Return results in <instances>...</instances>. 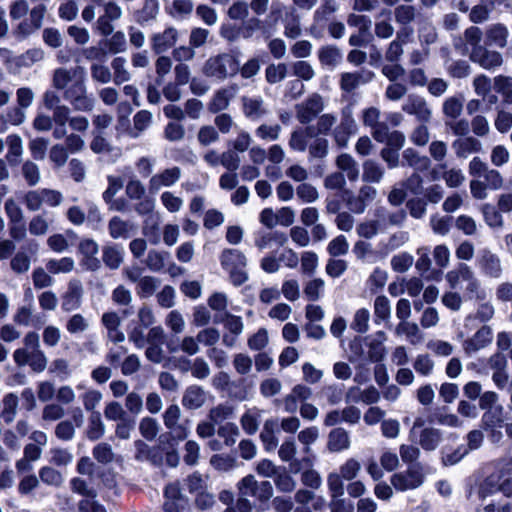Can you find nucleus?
<instances>
[{
	"label": "nucleus",
	"instance_id": "f257e3e1",
	"mask_svg": "<svg viewBox=\"0 0 512 512\" xmlns=\"http://www.w3.org/2000/svg\"><path fill=\"white\" fill-rule=\"evenodd\" d=\"M239 71L238 59L230 53H220L209 57L202 68L206 77L223 81L236 75Z\"/></svg>",
	"mask_w": 512,
	"mask_h": 512
},
{
	"label": "nucleus",
	"instance_id": "f03ea898",
	"mask_svg": "<svg viewBox=\"0 0 512 512\" xmlns=\"http://www.w3.org/2000/svg\"><path fill=\"white\" fill-rule=\"evenodd\" d=\"M222 268L229 273V278L234 286H241L248 280L245 270L247 258L240 250L224 249L219 256Z\"/></svg>",
	"mask_w": 512,
	"mask_h": 512
},
{
	"label": "nucleus",
	"instance_id": "7ed1b4c3",
	"mask_svg": "<svg viewBox=\"0 0 512 512\" xmlns=\"http://www.w3.org/2000/svg\"><path fill=\"white\" fill-rule=\"evenodd\" d=\"M494 469L483 481L479 489V496L486 498L499 492L500 482L505 476H512V458H498L488 465Z\"/></svg>",
	"mask_w": 512,
	"mask_h": 512
},
{
	"label": "nucleus",
	"instance_id": "20e7f679",
	"mask_svg": "<svg viewBox=\"0 0 512 512\" xmlns=\"http://www.w3.org/2000/svg\"><path fill=\"white\" fill-rule=\"evenodd\" d=\"M424 480L425 473L420 463L411 464L405 471L394 473L390 477L392 487L400 492L417 489L424 483Z\"/></svg>",
	"mask_w": 512,
	"mask_h": 512
},
{
	"label": "nucleus",
	"instance_id": "39448f33",
	"mask_svg": "<svg viewBox=\"0 0 512 512\" xmlns=\"http://www.w3.org/2000/svg\"><path fill=\"white\" fill-rule=\"evenodd\" d=\"M240 496L254 497L259 502H267L273 496V487L269 481H257L252 474L246 475L237 483Z\"/></svg>",
	"mask_w": 512,
	"mask_h": 512
},
{
	"label": "nucleus",
	"instance_id": "423d86ee",
	"mask_svg": "<svg viewBox=\"0 0 512 512\" xmlns=\"http://www.w3.org/2000/svg\"><path fill=\"white\" fill-rule=\"evenodd\" d=\"M476 265L480 272L489 278L498 279L503 272L500 257L488 248H483L478 251Z\"/></svg>",
	"mask_w": 512,
	"mask_h": 512
},
{
	"label": "nucleus",
	"instance_id": "0eeeda50",
	"mask_svg": "<svg viewBox=\"0 0 512 512\" xmlns=\"http://www.w3.org/2000/svg\"><path fill=\"white\" fill-rule=\"evenodd\" d=\"M85 209L86 213L80 206L74 205L69 207L66 212L68 221L76 226L84 224L86 220L91 223H99L102 221L100 210L94 202H85Z\"/></svg>",
	"mask_w": 512,
	"mask_h": 512
},
{
	"label": "nucleus",
	"instance_id": "6e6552de",
	"mask_svg": "<svg viewBox=\"0 0 512 512\" xmlns=\"http://www.w3.org/2000/svg\"><path fill=\"white\" fill-rule=\"evenodd\" d=\"M64 97L79 111H90L94 106V99L87 95L85 81L80 80L70 85Z\"/></svg>",
	"mask_w": 512,
	"mask_h": 512
},
{
	"label": "nucleus",
	"instance_id": "1a4fd4ad",
	"mask_svg": "<svg viewBox=\"0 0 512 512\" xmlns=\"http://www.w3.org/2000/svg\"><path fill=\"white\" fill-rule=\"evenodd\" d=\"M242 113L250 121H259L269 114L268 105L261 95H244L241 97Z\"/></svg>",
	"mask_w": 512,
	"mask_h": 512
},
{
	"label": "nucleus",
	"instance_id": "9d476101",
	"mask_svg": "<svg viewBox=\"0 0 512 512\" xmlns=\"http://www.w3.org/2000/svg\"><path fill=\"white\" fill-rule=\"evenodd\" d=\"M324 109V102L321 95L314 93L304 102L296 105V117L301 124L311 122Z\"/></svg>",
	"mask_w": 512,
	"mask_h": 512
},
{
	"label": "nucleus",
	"instance_id": "9b49d317",
	"mask_svg": "<svg viewBox=\"0 0 512 512\" xmlns=\"http://www.w3.org/2000/svg\"><path fill=\"white\" fill-rule=\"evenodd\" d=\"M402 110L416 117L421 123H428L432 117V109L426 99L419 95H409L402 105Z\"/></svg>",
	"mask_w": 512,
	"mask_h": 512
},
{
	"label": "nucleus",
	"instance_id": "f8f14e48",
	"mask_svg": "<svg viewBox=\"0 0 512 512\" xmlns=\"http://www.w3.org/2000/svg\"><path fill=\"white\" fill-rule=\"evenodd\" d=\"M46 6L38 4L29 12V17L21 21L15 29V34L24 38L41 28L46 13Z\"/></svg>",
	"mask_w": 512,
	"mask_h": 512
},
{
	"label": "nucleus",
	"instance_id": "ddd939ff",
	"mask_svg": "<svg viewBox=\"0 0 512 512\" xmlns=\"http://www.w3.org/2000/svg\"><path fill=\"white\" fill-rule=\"evenodd\" d=\"M85 81V69L81 66H75L70 69L58 68L54 71L52 83L58 90L65 91L70 87L69 84Z\"/></svg>",
	"mask_w": 512,
	"mask_h": 512
},
{
	"label": "nucleus",
	"instance_id": "4468645a",
	"mask_svg": "<svg viewBox=\"0 0 512 512\" xmlns=\"http://www.w3.org/2000/svg\"><path fill=\"white\" fill-rule=\"evenodd\" d=\"M493 340V331L490 326L484 325L480 329H478L475 334L466 339L462 348L465 354L468 356L473 355L474 353L480 351L481 349L486 348L492 343Z\"/></svg>",
	"mask_w": 512,
	"mask_h": 512
},
{
	"label": "nucleus",
	"instance_id": "2eb2a0df",
	"mask_svg": "<svg viewBox=\"0 0 512 512\" xmlns=\"http://www.w3.org/2000/svg\"><path fill=\"white\" fill-rule=\"evenodd\" d=\"M83 285L78 279H71L68 282L67 290L62 296L61 308L64 312H71L79 309L83 299Z\"/></svg>",
	"mask_w": 512,
	"mask_h": 512
},
{
	"label": "nucleus",
	"instance_id": "dca6fc26",
	"mask_svg": "<svg viewBox=\"0 0 512 512\" xmlns=\"http://www.w3.org/2000/svg\"><path fill=\"white\" fill-rule=\"evenodd\" d=\"M470 60L477 63L483 69L493 70L503 64L501 53L487 49L485 46L478 47L474 51H470Z\"/></svg>",
	"mask_w": 512,
	"mask_h": 512
},
{
	"label": "nucleus",
	"instance_id": "f3484780",
	"mask_svg": "<svg viewBox=\"0 0 512 512\" xmlns=\"http://www.w3.org/2000/svg\"><path fill=\"white\" fill-rule=\"evenodd\" d=\"M101 325L106 330V338L113 343H121L125 340V334L120 329L121 318L115 311H106L100 319Z\"/></svg>",
	"mask_w": 512,
	"mask_h": 512
},
{
	"label": "nucleus",
	"instance_id": "a211bd4d",
	"mask_svg": "<svg viewBox=\"0 0 512 512\" xmlns=\"http://www.w3.org/2000/svg\"><path fill=\"white\" fill-rule=\"evenodd\" d=\"M181 178V169L179 167H171L154 174L149 182L148 189L151 193L158 192L164 187H171Z\"/></svg>",
	"mask_w": 512,
	"mask_h": 512
},
{
	"label": "nucleus",
	"instance_id": "6ab92c4d",
	"mask_svg": "<svg viewBox=\"0 0 512 512\" xmlns=\"http://www.w3.org/2000/svg\"><path fill=\"white\" fill-rule=\"evenodd\" d=\"M357 124L350 113L342 115L340 123L332 131L335 143L344 148L348 145L350 137L356 132Z\"/></svg>",
	"mask_w": 512,
	"mask_h": 512
},
{
	"label": "nucleus",
	"instance_id": "aec40b11",
	"mask_svg": "<svg viewBox=\"0 0 512 512\" xmlns=\"http://www.w3.org/2000/svg\"><path fill=\"white\" fill-rule=\"evenodd\" d=\"M373 77L374 73L369 70L344 72L340 75L339 85L342 91L351 93L359 86L369 83Z\"/></svg>",
	"mask_w": 512,
	"mask_h": 512
},
{
	"label": "nucleus",
	"instance_id": "412c9836",
	"mask_svg": "<svg viewBox=\"0 0 512 512\" xmlns=\"http://www.w3.org/2000/svg\"><path fill=\"white\" fill-rule=\"evenodd\" d=\"M381 112L376 107L365 108L362 111L363 125L371 129V134L375 140H383L385 135L386 123L380 122Z\"/></svg>",
	"mask_w": 512,
	"mask_h": 512
},
{
	"label": "nucleus",
	"instance_id": "4be33fe9",
	"mask_svg": "<svg viewBox=\"0 0 512 512\" xmlns=\"http://www.w3.org/2000/svg\"><path fill=\"white\" fill-rule=\"evenodd\" d=\"M13 359L18 366L29 365L37 373L44 371L48 363L47 357L41 349L36 350V353L30 355L29 359L24 351H14Z\"/></svg>",
	"mask_w": 512,
	"mask_h": 512
},
{
	"label": "nucleus",
	"instance_id": "5701e85b",
	"mask_svg": "<svg viewBox=\"0 0 512 512\" xmlns=\"http://www.w3.org/2000/svg\"><path fill=\"white\" fill-rule=\"evenodd\" d=\"M452 148L458 158L466 159L471 154L480 153L482 143L473 136L459 137L453 141Z\"/></svg>",
	"mask_w": 512,
	"mask_h": 512
},
{
	"label": "nucleus",
	"instance_id": "b1692460",
	"mask_svg": "<svg viewBox=\"0 0 512 512\" xmlns=\"http://www.w3.org/2000/svg\"><path fill=\"white\" fill-rule=\"evenodd\" d=\"M108 231L113 239H127L136 233L137 226L131 221L114 216L109 220Z\"/></svg>",
	"mask_w": 512,
	"mask_h": 512
},
{
	"label": "nucleus",
	"instance_id": "393cba45",
	"mask_svg": "<svg viewBox=\"0 0 512 512\" xmlns=\"http://www.w3.org/2000/svg\"><path fill=\"white\" fill-rule=\"evenodd\" d=\"M482 31L480 28L476 26H471L467 28L464 32V41L462 43V39H459L455 42V48L458 49L462 54H467L470 51H474L478 47H482Z\"/></svg>",
	"mask_w": 512,
	"mask_h": 512
},
{
	"label": "nucleus",
	"instance_id": "a878e982",
	"mask_svg": "<svg viewBox=\"0 0 512 512\" xmlns=\"http://www.w3.org/2000/svg\"><path fill=\"white\" fill-rule=\"evenodd\" d=\"M278 421L276 419H267L264 422L262 431L260 433V439L263 443L264 449L267 452L274 451L278 446Z\"/></svg>",
	"mask_w": 512,
	"mask_h": 512
},
{
	"label": "nucleus",
	"instance_id": "bb28decb",
	"mask_svg": "<svg viewBox=\"0 0 512 512\" xmlns=\"http://www.w3.org/2000/svg\"><path fill=\"white\" fill-rule=\"evenodd\" d=\"M348 432L343 428H335L328 434L327 448L331 452H342L350 448Z\"/></svg>",
	"mask_w": 512,
	"mask_h": 512
},
{
	"label": "nucleus",
	"instance_id": "cd10ccee",
	"mask_svg": "<svg viewBox=\"0 0 512 512\" xmlns=\"http://www.w3.org/2000/svg\"><path fill=\"white\" fill-rule=\"evenodd\" d=\"M288 241L287 235L281 231L259 233L255 238V246L259 250L271 248L273 245L284 246Z\"/></svg>",
	"mask_w": 512,
	"mask_h": 512
},
{
	"label": "nucleus",
	"instance_id": "c85d7f7f",
	"mask_svg": "<svg viewBox=\"0 0 512 512\" xmlns=\"http://www.w3.org/2000/svg\"><path fill=\"white\" fill-rule=\"evenodd\" d=\"M317 54L320 64L331 70L337 67L343 59L342 52L334 45L322 46Z\"/></svg>",
	"mask_w": 512,
	"mask_h": 512
},
{
	"label": "nucleus",
	"instance_id": "c756f323",
	"mask_svg": "<svg viewBox=\"0 0 512 512\" xmlns=\"http://www.w3.org/2000/svg\"><path fill=\"white\" fill-rule=\"evenodd\" d=\"M503 0H480L470 12V20L473 23H482L489 19L490 13L500 5Z\"/></svg>",
	"mask_w": 512,
	"mask_h": 512
},
{
	"label": "nucleus",
	"instance_id": "7c9ffc66",
	"mask_svg": "<svg viewBox=\"0 0 512 512\" xmlns=\"http://www.w3.org/2000/svg\"><path fill=\"white\" fill-rule=\"evenodd\" d=\"M178 39V32L175 28L169 27L162 33L153 36V49L156 53H162L171 48Z\"/></svg>",
	"mask_w": 512,
	"mask_h": 512
},
{
	"label": "nucleus",
	"instance_id": "2f4dec72",
	"mask_svg": "<svg viewBox=\"0 0 512 512\" xmlns=\"http://www.w3.org/2000/svg\"><path fill=\"white\" fill-rule=\"evenodd\" d=\"M403 164L412 167L416 172L427 171L431 166V161L427 156L420 155L412 148L403 151Z\"/></svg>",
	"mask_w": 512,
	"mask_h": 512
},
{
	"label": "nucleus",
	"instance_id": "473e14b6",
	"mask_svg": "<svg viewBox=\"0 0 512 512\" xmlns=\"http://www.w3.org/2000/svg\"><path fill=\"white\" fill-rule=\"evenodd\" d=\"M206 401L205 391L196 385L189 386L182 398V404L184 407L195 410L203 406Z\"/></svg>",
	"mask_w": 512,
	"mask_h": 512
},
{
	"label": "nucleus",
	"instance_id": "72a5a7b5",
	"mask_svg": "<svg viewBox=\"0 0 512 512\" xmlns=\"http://www.w3.org/2000/svg\"><path fill=\"white\" fill-rule=\"evenodd\" d=\"M102 260L108 268L112 270L118 269L124 260L123 247L116 244L104 246Z\"/></svg>",
	"mask_w": 512,
	"mask_h": 512
},
{
	"label": "nucleus",
	"instance_id": "f704fd0d",
	"mask_svg": "<svg viewBox=\"0 0 512 512\" xmlns=\"http://www.w3.org/2000/svg\"><path fill=\"white\" fill-rule=\"evenodd\" d=\"M395 333L398 336H405L412 345H417L424 339L419 326L414 322H400L395 328Z\"/></svg>",
	"mask_w": 512,
	"mask_h": 512
},
{
	"label": "nucleus",
	"instance_id": "c9c22d12",
	"mask_svg": "<svg viewBox=\"0 0 512 512\" xmlns=\"http://www.w3.org/2000/svg\"><path fill=\"white\" fill-rule=\"evenodd\" d=\"M314 136V128L308 126L292 131L289 139V147L298 152H304L307 148L308 139Z\"/></svg>",
	"mask_w": 512,
	"mask_h": 512
},
{
	"label": "nucleus",
	"instance_id": "e433bc0d",
	"mask_svg": "<svg viewBox=\"0 0 512 512\" xmlns=\"http://www.w3.org/2000/svg\"><path fill=\"white\" fill-rule=\"evenodd\" d=\"M164 509L166 512H181L184 509V501L180 497V490L175 484H169L165 488Z\"/></svg>",
	"mask_w": 512,
	"mask_h": 512
},
{
	"label": "nucleus",
	"instance_id": "4c0bfd02",
	"mask_svg": "<svg viewBox=\"0 0 512 512\" xmlns=\"http://www.w3.org/2000/svg\"><path fill=\"white\" fill-rule=\"evenodd\" d=\"M233 96L234 92L229 88H223L216 91L208 104L209 111L217 113L227 109Z\"/></svg>",
	"mask_w": 512,
	"mask_h": 512
},
{
	"label": "nucleus",
	"instance_id": "58836bf2",
	"mask_svg": "<svg viewBox=\"0 0 512 512\" xmlns=\"http://www.w3.org/2000/svg\"><path fill=\"white\" fill-rule=\"evenodd\" d=\"M391 11L383 10L376 17L375 34L378 38L388 39L394 33V27L391 24Z\"/></svg>",
	"mask_w": 512,
	"mask_h": 512
},
{
	"label": "nucleus",
	"instance_id": "ea45409f",
	"mask_svg": "<svg viewBox=\"0 0 512 512\" xmlns=\"http://www.w3.org/2000/svg\"><path fill=\"white\" fill-rule=\"evenodd\" d=\"M362 180L368 183H379L384 177L385 170L381 164L374 160H366L363 163Z\"/></svg>",
	"mask_w": 512,
	"mask_h": 512
},
{
	"label": "nucleus",
	"instance_id": "a19ab883",
	"mask_svg": "<svg viewBox=\"0 0 512 512\" xmlns=\"http://www.w3.org/2000/svg\"><path fill=\"white\" fill-rule=\"evenodd\" d=\"M168 349L171 353L182 351L189 356H194L200 352V344L196 336H185L179 341V344H168Z\"/></svg>",
	"mask_w": 512,
	"mask_h": 512
},
{
	"label": "nucleus",
	"instance_id": "79ce46f5",
	"mask_svg": "<svg viewBox=\"0 0 512 512\" xmlns=\"http://www.w3.org/2000/svg\"><path fill=\"white\" fill-rule=\"evenodd\" d=\"M337 167L346 173L347 178L350 181H356L359 177V169L354 158L347 153L340 154L336 158Z\"/></svg>",
	"mask_w": 512,
	"mask_h": 512
},
{
	"label": "nucleus",
	"instance_id": "37998d69",
	"mask_svg": "<svg viewBox=\"0 0 512 512\" xmlns=\"http://www.w3.org/2000/svg\"><path fill=\"white\" fill-rule=\"evenodd\" d=\"M504 408L502 405H496L493 408L486 409L481 418V423L484 429H492L496 426H501L504 421Z\"/></svg>",
	"mask_w": 512,
	"mask_h": 512
},
{
	"label": "nucleus",
	"instance_id": "c03bdc74",
	"mask_svg": "<svg viewBox=\"0 0 512 512\" xmlns=\"http://www.w3.org/2000/svg\"><path fill=\"white\" fill-rule=\"evenodd\" d=\"M46 269L53 275L67 274L75 269V261L72 257H62L59 259H49L46 262Z\"/></svg>",
	"mask_w": 512,
	"mask_h": 512
},
{
	"label": "nucleus",
	"instance_id": "a18cd8bd",
	"mask_svg": "<svg viewBox=\"0 0 512 512\" xmlns=\"http://www.w3.org/2000/svg\"><path fill=\"white\" fill-rule=\"evenodd\" d=\"M508 35L507 27L500 23L491 25L486 31L488 41L499 48H504L507 45Z\"/></svg>",
	"mask_w": 512,
	"mask_h": 512
},
{
	"label": "nucleus",
	"instance_id": "49530a36",
	"mask_svg": "<svg viewBox=\"0 0 512 512\" xmlns=\"http://www.w3.org/2000/svg\"><path fill=\"white\" fill-rule=\"evenodd\" d=\"M473 274V271L468 265L460 264L457 268L446 274V280L452 288H456L461 282L471 280Z\"/></svg>",
	"mask_w": 512,
	"mask_h": 512
},
{
	"label": "nucleus",
	"instance_id": "de8ad7c7",
	"mask_svg": "<svg viewBox=\"0 0 512 512\" xmlns=\"http://www.w3.org/2000/svg\"><path fill=\"white\" fill-rule=\"evenodd\" d=\"M442 434L435 428H425L420 434L419 444L424 450L433 451L441 442Z\"/></svg>",
	"mask_w": 512,
	"mask_h": 512
},
{
	"label": "nucleus",
	"instance_id": "09e8293b",
	"mask_svg": "<svg viewBox=\"0 0 512 512\" xmlns=\"http://www.w3.org/2000/svg\"><path fill=\"white\" fill-rule=\"evenodd\" d=\"M106 428L99 412H93L89 417L88 428L86 431L87 438L96 441L102 438Z\"/></svg>",
	"mask_w": 512,
	"mask_h": 512
},
{
	"label": "nucleus",
	"instance_id": "8fccbe9b",
	"mask_svg": "<svg viewBox=\"0 0 512 512\" xmlns=\"http://www.w3.org/2000/svg\"><path fill=\"white\" fill-rule=\"evenodd\" d=\"M40 480L49 486L60 487L64 482L63 475L51 466H43L39 469Z\"/></svg>",
	"mask_w": 512,
	"mask_h": 512
},
{
	"label": "nucleus",
	"instance_id": "3c124183",
	"mask_svg": "<svg viewBox=\"0 0 512 512\" xmlns=\"http://www.w3.org/2000/svg\"><path fill=\"white\" fill-rule=\"evenodd\" d=\"M8 153L6 158L10 164L18 163L23 153V144L20 136L13 134L7 137Z\"/></svg>",
	"mask_w": 512,
	"mask_h": 512
},
{
	"label": "nucleus",
	"instance_id": "603ef678",
	"mask_svg": "<svg viewBox=\"0 0 512 512\" xmlns=\"http://www.w3.org/2000/svg\"><path fill=\"white\" fill-rule=\"evenodd\" d=\"M494 88L501 94L505 103L512 104V77L496 76L494 78Z\"/></svg>",
	"mask_w": 512,
	"mask_h": 512
},
{
	"label": "nucleus",
	"instance_id": "864d4df0",
	"mask_svg": "<svg viewBox=\"0 0 512 512\" xmlns=\"http://www.w3.org/2000/svg\"><path fill=\"white\" fill-rule=\"evenodd\" d=\"M90 328V321L80 313L73 314L66 323V330L72 334H81Z\"/></svg>",
	"mask_w": 512,
	"mask_h": 512
},
{
	"label": "nucleus",
	"instance_id": "5fc2aeb1",
	"mask_svg": "<svg viewBox=\"0 0 512 512\" xmlns=\"http://www.w3.org/2000/svg\"><path fill=\"white\" fill-rule=\"evenodd\" d=\"M126 59L123 57H116L111 62L113 69V79L116 84H121L130 80L131 75L126 67Z\"/></svg>",
	"mask_w": 512,
	"mask_h": 512
},
{
	"label": "nucleus",
	"instance_id": "6e6d98bb",
	"mask_svg": "<svg viewBox=\"0 0 512 512\" xmlns=\"http://www.w3.org/2000/svg\"><path fill=\"white\" fill-rule=\"evenodd\" d=\"M361 471V464L355 458H348L343 464L339 467V472H337L345 481L354 480Z\"/></svg>",
	"mask_w": 512,
	"mask_h": 512
},
{
	"label": "nucleus",
	"instance_id": "4d7b16f0",
	"mask_svg": "<svg viewBox=\"0 0 512 512\" xmlns=\"http://www.w3.org/2000/svg\"><path fill=\"white\" fill-rule=\"evenodd\" d=\"M442 111L449 120L457 119L463 111V102L458 97H448L443 102Z\"/></svg>",
	"mask_w": 512,
	"mask_h": 512
},
{
	"label": "nucleus",
	"instance_id": "13d9d810",
	"mask_svg": "<svg viewBox=\"0 0 512 512\" xmlns=\"http://www.w3.org/2000/svg\"><path fill=\"white\" fill-rule=\"evenodd\" d=\"M282 128L279 124H261L255 130V135L263 141H276L279 139Z\"/></svg>",
	"mask_w": 512,
	"mask_h": 512
},
{
	"label": "nucleus",
	"instance_id": "bf43d9fd",
	"mask_svg": "<svg viewBox=\"0 0 512 512\" xmlns=\"http://www.w3.org/2000/svg\"><path fill=\"white\" fill-rule=\"evenodd\" d=\"M159 280L152 276H144L141 279H139V282L137 284V294L141 298H149L151 297L157 287L159 286Z\"/></svg>",
	"mask_w": 512,
	"mask_h": 512
},
{
	"label": "nucleus",
	"instance_id": "052dcab7",
	"mask_svg": "<svg viewBox=\"0 0 512 512\" xmlns=\"http://www.w3.org/2000/svg\"><path fill=\"white\" fill-rule=\"evenodd\" d=\"M383 228L380 218L368 220L357 226V233L360 237L370 239L376 236Z\"/></svg>",
	"mask_w": 512,
	"mask_h": 512
},
{
	"label": "nucleus",
	"instance_id": "680f3d73",
	"mask_svg": "<svg viewBox=\"0 0 512 512\" xmlns=\"http://www.w3.org/2000/svg\"><path fill=\"white\" fill-rule=\"evenodd\" d=\"M377 218H380L383 226L385 224L397 226L401 225L406 219V213L404 210H398L395 212H387L385 209L380 208L376 211Z\"/></svg>",
	"mask_w": 512,
	"mask_h": 512
},
{
	"label": "nucleus",
	"instance_id": "e2e57ef3",
	"mask_svg": "<svg viewBox=\"0 0 512 512\" xmlns=\"http://www.w3.org/2000/svg\"><path fill=\"white\" fill-rule=\"evenodd\" d=\"M152 122V114L147 110H141L137 112L133 117V137H138L143 131H145Z\"/></svg>",
	"mask_w": 512,
	"mask_h": 512
},
{
	"label": "nucleus",
	"instance_id": "0e129e2a",
	"mask_svg": "<svg viewBox=\"0 0 512 512\" xmlns=\"http://www.w3.org/2000/svg\"><path fill=\"white\" fill-rule=\"evenodd\" d=\"M287 75V66L284 63L270 64L265 69L266 81L270 84H276L285 79Z\"/></svg>",
	"mask_w": 512,
	"mask_h": 512
},
{
	"label": "nucleus",
	"instance_id": "69168bd1",
	"mask_svg": "<svg viewBox=\"0 0 512 512\" xmlns=\"http://www.w3.org/2000/svg\"><path fill=\"white\" fill-rule=\"evenodd\" d=\"M50 228V221L43 215L38 214L32 217L29 222V232L34 236H43L45 235Z\"/></svg>",
	"mask_w": 512,
	"mask_h": 512
},
{
	"label": "nucleus",
	"instance_id": "338daca9",
	"mask_svg": "<svg viewBox=\"0 0 512 512\" xmlns=\"http://www.w3.org/2000/svg\"><path fill=\"white\" fill-rule=\"evenodd\" d=\"M50 274L47 269L45 270L42 267L35 268L31 275L34 287L36 289H44L52 286L54 279Z\"/></svg>",
	"mask_w": 512,
	"mask_h": 512
},
{
	"label": "nucleus",
	"instance_id": "774afa93",
	"mask_svg": "<svg viewBox=\"0 0 512 512\" xmlns=\"http://www.w3.org/2000/svg\"><path fill=\"white\" fill-rule=\"evenodd\" d=\"M93 457L101 464H108L114 460V452L110 444L102 442L92 450Z\"/></svg>",
	"mask_w": 512,
	"mask_h": 512
}]
</instances>
